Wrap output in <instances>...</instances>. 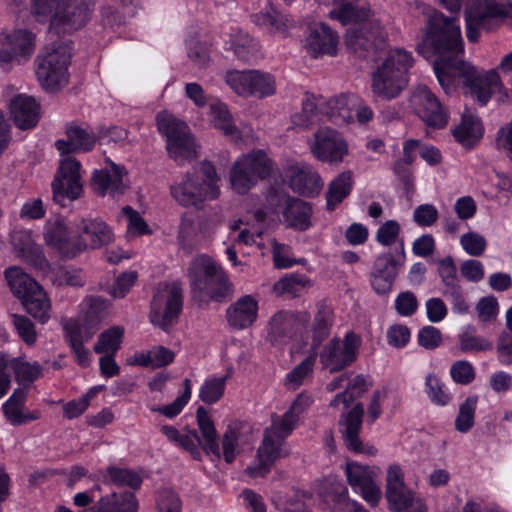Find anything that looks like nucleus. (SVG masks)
Masks as SVG:
<instances>
[{
	"label": "nucleus",
	"instance_id": "obj_1",
	"mask_svg": "<svg viewBox=\"0 0 512 512\" xmlns=\"http://www.w3.org/2000/svg\"><path fill=\"white\" fill-rule=\"evenodd\" d=\"M417 51L426 59L434 55V72L438 78L437 66L441 63L463 61L459 55L464 52L460 25L456 17H447L434 11L429 15L427 32L417 45Z\"/></svg>",
	"mask_w": 512,
	"mask_h": 512
},
{
	"label": "nucleus",
	"instance_id": "obj_2",
	"mask_svg": "<svg viewBox=\"0 0 512 512\" xmlns=\"http://www.w3.org/2000/svg\"><path fill=\"white\" fill-rule=\"evenodd\" d=\"M438 81L446 94L454 92L457 78H464V84L475 96H508L496 67L482 73L465 61H452L438 64Z\"/></svg>",
	"mask_w": 512,
	"mask_h": 512
},
{
	"label": "nucleus",
	"instance_id": "obj_3",
	"mask_svg": "<svg viewBox=\"0 0 512 512\" xmlns=\"http://www.w3.org/2000/svg\"><path fill=\"white\" fill-rule=\"evenodd\" d=\"M72 56L73 42L67 38L52 40L37 55L36 76L47 93H58L67 85Z\"/></svg>",
	"mask_w": 512,
	"mask_h": 512
},
{
	"label": "nucleus",
	"instance_id": "obj_4",
	"mask_svg": "<svg viewBox=\"0 0 512 512\" xmlns=\"http://www.w3.org/2000/svg\"><path fill=\"white\" fill-rule=\"evenodd\" d=\"M219 181L214 164L204 160L192 172H187L180 182L171 185L170 193L179 205L197 207L206 200L219 197Z\"/></svg>",
	"mask_w": 512,
	"mask_h": 512
},
{
	"label": "nucleus",
	"instance_id": "obj_5",
	"mask_svg": "<svg viewBox=\"0 0 512 512\" xmlns=\"http://www.w3.org/2000/svg\"><path fill=\"white\" fill-rule=\"evenodd\" d=\"M340 5L329 12L333 20L339 21L342 25L353 24L346 33L348 47L357 52L368 50L375 38L381 36V24L378 20L370 17V10L358 6L360 0H338Z\"/></svg>",
	"mask_w": 512,
	"mask_h": 512
},
{
	"label": "nucleus",
	"instance_id": "obj_6",
	"mask_svg": "<svg viewBox=\"0 0 512 512\" xmlns=\"http://www.w3.org/2000/svg\"><path fill=\"white\" fill-rule=\"evenodd\" d=\"M413 62L411 53L405 49L390 50L385 61L373 74V92L381 96L399 95L407 86V73Z\"/></svg>",
	"mask_w": 512,
	"mask_h": 512
},
{
	"label": "nucleus",
	"instance_id": "obj_7",
	"mask_svg": "<svg viewBox=\"0 0 512 512\" xmlns=\"http://www.w3.org/2000/svg\"><path fill=\"white\" fill-rule=\"evenodd\" d=\"M96 0H58L49 14V36L70 35L91 20Z\"/></svg>",
	"mask_w": 512,
	"mask_h": 512
},
{
	"label": "nucleus",
	"instance_id": "obj_8",
	"mask_svg": "<svg viewBox=\"0 0 512 512\" xmlns=\"http://www.w3.org/2000/svg\"><path fill=\"white\" fill-rule=\"evenodd\" d=\"M188 277L193 290L206 294L214 301H222L228 294L227 274L207 255H201L191 262Z\"/></svg>",
	"mask_w": 512,
	"mask_h": 512
},
{
	"label": "nucleus",
	"instance_id": "obj_9",
	"mask_svg": "<svg viewBox=\"0 0 512 512\" xmlns=\"http://www.w3.org/2000/svg\"><path fill=\"white\" fill-rule=\"evenodd\" d=\"M266 201L273 212L281 211L285 226L297 232L312 227L313 206L310 202L291 196L283 189L271 187Z\"/></svg>",
	"mask_w": 512,
	"mask_h": 512
},
{
	"label": "nucleus",
	"instance_id": "obj_10",
	"mask_svg": "<svg viewBox=\"0 0 512 512\" xmlns=\"http://www.w3.org/2000/svg\"><path fill=\"white\" fill-rule=\"evenodd\" d=\"M156 124L159 133L166 138V149L172 159L184 161L195 157L194 137L184 121L162 111L156 116Z\"/></svg>",
	"mask_w": 512,
	"mask_h": 512
},
{
	"label": "nucleus",
	"instance_id": "obj_11",
	"mask_svg": "<svg viewBox=\"0 0 512 512\" xmlns=\"http://www.w3.org/2000/svg\"><path fill=\"white\" fill-rule=\"evenodd\" d=\"M44 240L62 259H74L86 251L85 238L80 233L77 223L66 224L60 219L48 223L44 231Z\"/></svg>",
	"mask_w": 512,
	"mask_h": 512
},
{
	"label": "nucleus",
	"instance_id": "obj_12",
	"mask_svg": "<svg viewBox=\"0 0 512 512\" xmlns=\"http://www.w3.org/2000/svg\"><path fill=\"white\" fill-rule=\"evenodd\" d=\"M361 338L353 331L344 335L343 340L338 337L331 339L319 354L320 363L330 373H337L350 367L358 357Z\"/></svg>",
	"mask_w": 512,
	"mask_h": 512
},
{
	"label": "nucleus",
	"instance_id": "obj_13",
	"mask_svg": "<svg viewBox=\"0 0 512 512\" xmlns=\"http://www.w3.org/2000/svg\"><path fill=\"white\" fill-rule=\"evenodd\" d=\"M405 261L406 251L402 241L394 252L388 250L376 257L370 272V283L375 293L386 295L392 290Z\"/></svg>",
	"mask_w": 512,
	"mask_h": 512
},
{
	"label": "nucleus",
	"instance_id": "obj_14",
	"mask_svg": "<svg viewBox=\"0 0 512 512\" xmlns=\"http://www.w3.org/2000/svg\"><path fill=\"white\" fill-rule=\"evenodd\" d=\"M225 82L238 95L270 96L276 92L274 77L259 70H229L225 74Z\"/></svg>",
	"mask_w": 512,
	"mask_h": 512
},
{
	"label": "nucleus",
	"instance_id": "obj_15",
	"mask_svg": "<svg viewBox=\"0 0 512 512\" xmlns=\"http://www.w3.org/2000/svg\"><path fill=\"white\" fill-rule=\"evenodd\" d=\"M81 163L72 157L64 158L57 171V175L52 182L53 199L61 206H65L64 201L76 200L82 193Z\"/></svg>",
	"mask_w": 512,
	"mask_h": 512
},
{
	"label": "nucleus",
	"instance_id": "obj_16",
	"mask_svg": "<svg viewBox=\"0 0 512 512\" xmlns=\"http://www.w3.org/2000/svg\"><path fill=\"white\" fill-rule=\"evenodd\" d=\"M363 417L364 406L359 402L339 421L340 431L345 446L349 451L356 454L374 456L377 453V449L372 445L365 444L360 438Z\"/></svg>",
	"mask_w": 512,
	"mask_h": 512
},
{
	"label": "nucleus",
	"instance_id": "obj_17",
	"mask_svg": "<svg viewBox=\"0 0 512 512\" xmlns=\"http://www.w3.org/2000/svg\"><path fill=\"white\" fill-rule=\"evenodd\" d=\"M345 475L352 490L372 507L378 505L381 499V490L375 483V474L370 466L356 461H348L345 465Z\"/></svg>",
	"mask_w": 512,
	"mask_h": 512
},
{
	"label": "nucleus",
	"instance_id": "obj_18",
	"mask_svg": "<svg viewBox=\"0 0 512 512\" xmlns=\"http://www.w3.org/2000/svg\"><path fill=\"white\" fill-rule=\"evenodd\" d=\"M184 304L183 290L178 284H173L167 292V297L162 310L161 306L153 302L149 313L152 325L168 332L177 322L182 313Z\"/></svg>",
	"mask_w": 512,
	"mask_h": 512
},
{
	"label": "nucleus",
	"instance_id": "obj_19",
	"mask_svg": "<svg viewBox=\"0 0 512 512\" xmlns=\"http://www.w3.org/2000/svg\"><path fill=\"white\" fill-rule=\"evenodd\" d=\"M35 48V36L25 29L0 34V64H7L19 57H29Z\"/></svg>",
	"mask_w": 512,
	"mask_h": 512
},
{
	"label": "nucleus",
	"instance_id": "obj_20",
	"mask_svg": "<svg viewBox=\"0 0 512 512\" xmlns=\"http://www.w3.org/2000/svg\"><path fill=\"white\" fill-rule=\"evenodd\" d=\"M313 155L322 162H341L348 153V146L342 136L333 129H320L315 133L312 145Z\"/></svg>",
	"mask_w": 512,
	"mask_h": 512
},
{
	"label": "nucleus",
	"instance_id": "obj_21",
	"mask_svg": "<svg viewBox=\"0 0 512 512\" xmlns=\"http://www.w3.org/2000/svg\"><path fill=\"white\" fill-rule=\"evenodd\" d=\"M385 496L389 509L402 512L414 502V493L404 482V473L398 464H392L387 469Z\"/></svg>",
	"mask_w": 512,
	"mask_h": 512
},
{
	"label": "nucleus",
	"instance_id": "obj_22",
	"mask_svg": "<svg viewBox=\"0 0 512 512\" xmlns=\"http://www.w3.org/2000/svg\"><path fill=\"white\" fill-rule=\"evenodd\" d=\"M496 0H473L466 9V36L470 42H476L479 38L480 28H485L489 20L502 13Z\"/></svg>",
	"mask_w": 512,
	"mask_h": 512
},
{
	"label": "nucleus",
	"instance_id": "obj_23",
	"mask_svg": "<svg viewBox=\"0 0 512 512\" xmlns=\"http://www.w3.org/2000/svg\"><path fill=\"white\" fill-rule=\"evenodd\" d=\"M284 441L280 440L266 429L262 444L257 450L258 463L247 467V473L252 477H263L270 472L271 467L280 457Z\"/></svg>",
	"mask_w": 512,
	"mask_h": 512
},
{
	"label": "nucleus",
	"instance_id": "obj_24",
	"mask_svg": "<svg viewBox=\"0 0 512 512\" xmlns=\"http://www.w3.org/2000/svg\"><path fill=\"white\" fill-rule=\"evenodd\" d=\"M9 110L14 125L22 131L34 129L41 118V106L36 98H11Z\"/></svg>",
	"mask_w": 512,
	"mask_h": 512
},
{
	"label": "nucleus",
	"instance_id": "obj_25",
	"mask_svg": "<svg viewBox=\"0 0 512 512\" xmlns=\"http://www.w3.org/2000/svg\"><path fill=\"white\" fill-rule=\"evenodd\" d=\"M258 309L257 300L251 295H244L227 308L226 320L233 329H247L256 322Z\"/></svg>",
	"mask_w": 512,
	"mask_h": 512
},
{
	"label": "nucleus",
	"instance_id": "obj_26",
	"mask_svg": "<svg viewBox=\"0 0 512 512\" xmlns=\"http://www.w3.org/2000/svg\"><path fill=\"white\" fill-rule=\"evenodd\" d=\"M288 185L293 192L307 198H315L323 188L319 173L309 166L290 169Z\"/></svg>",
	"mask_w": 512,
	"mask_h": 512
},
{
	"label": "nucleus",
	"instance_id": "obj_27",
	"mask_svg": "<svg viewBox=\"0 0 512 512\" xmlns=\"http://www.w3.org/2000/svg\"><path fill=\"white\" fill-rule=\"evenodd\" d=\"M65 134L67 139H58L55 142V148L61 155H69L77 151L89 152L95 146L94 135L81 126L68 124Z\"/></svg>",
	"mask_w": 512,
	"mask_h": 512
},
{
	"label": "nucleus",
	"instance_id": "obj_28",
	"mask_svg": "<svg viewBox=\"0 0 512 512\" xmlns=\"http://www.w3.org/2000/svg\"><path fill=\"white\" fill-rule=\"evenodd\" d=\"M454 140L465 150L477 147L484 136V127L480 118L472 114H463L460 123L451 130Z\"/></svg>",
	"mask_w": 512,
	"mask_h": 512
},
{
	"label": "nucleus",
	"instance_id": "obj_29",
	"mask_svg": "<svg viewBox=\"0 0 512 512\" xmlns=\"http://www.w3.org/2000/svg\"><path fill=\"white\" fill-rule=\"evenodd\" d=\"M126 174L125 168L112 163V171L107 169L95 170L92 175V184L95 191L105 196L109 193L111 196L123 194L127 186L123 183V177Z\"/></svg>",
	"mask_w": 512,
	"mask_h": 512
},
{
	"label": "nucleus",
	"instance_id": "obj_30",
	"mask_svg": "<svg viewBox=\"0 0 512 512\" xmlns=\"http://www.w3.org/2000/svg\"><path fill=\"white\" fill-rule=\"evenodd\" d=\"M77 226L85 238L86 250L99 249L113 240L112 229L101 219L82 218Z\"/></svg>",
	"mask_w": 512,
	"mask_h": 512
},
{
	"label": "nucleus",
	"instance_id": "obj_31",
	"mask_svg": "<svg viewBox=\"0 0 512 512\" xmlns=\"http://www.w3.org/2000/svg\"><path fill=\"white\" fill-rule=\"evenodd\" d=\"M139 502L133 491L112 492L102 496L89 512H138Z\"/></svg>",
	"mask_w": 512,
	"mask_h": 512
},
{
	"label": "nucleus",
	"instance_id": "obj_32",
	"mask_svg": "<svg viewBox=\"0 0 512 512\" xmlns=\"http://www.w3.org/2000/svg\"><path fill=\"white\" fill-rule=\"evenodd\" d=\"M337 43V34L326 24L320 23L311 29L306 40V47L308 53L313 57H318L320 54L334 55Z\"/></svg>",
	"mask_w": 512,
	"mask_h": 512
},
{
	"label": "nucleus",
	"instance_id": "obj_33",
	"mask_svg": "<svg viewBox=\"0 0 512 512\" xmlns=\"http://www.w3.org/2000/svg\"><path fill=\"white\" fill-rule=\"evenodd\" d=\"M298 323L287 311L277 312L269 322V338L274 343H287L296 338Z\"/></svg>",
	"mask_w": 512,
	"mask_h": 512
},
{
	"label": "nucleus",
	"instance_id": "obj_34",
	"mask_svg": "<svg viewBox=\"0 0 512 512\" xmlns=\"http://www.w3.org/2000/svg\"><path fill=\"white\" fill-rule=\"evenodd\" d=\"M196 420L199 431L203 438L202 450L207 455H213L216 459L221 458V450L218 441V434L209 412L199 406L196 410Z\"/></svg>",
	"mask_w": 512,
	"mask_h": 512
},
{
	"label": "nucleus",
	"instance_id": "obj_35",
	"mask_svg": "<svg viewBox=\"0 0 512 512\" xmlns=\"http://www.w3.org/2000/svg\"><path fill=\"white\" fill-rule=\"evenodd\" d=\"M5 278L12 294L20 301L24 300L35 292L39 293L41 285L21 268L12 266L5 270Z\"/></svg>",
	"mask_w": 512,
	"mask_h": 512
},
{
	"label": "nucleus",
	"instance_id": "obj_36",
	"mask_svg": "<svg viewBox=\"0 0 512 512\" xmlns=\"http://www.w3.org/2000/svg\"><path fill=\"white\" fill-rule=\"evenodd\" d=\"M65 340L81 368H88L91 364V352L85 348L82 325L78 321H71L64 326Z\"/></svg>",
	"mask_w": 512,
	"mask_h": 512
},
{
	"label": "nucleus",
	"instance_id": "obj_37",
	"mask_svg": "<svg viewBox=\"0 0 512 512\" xmlns=\"http://www.w3.org/2000/svg\"><path fill=\"white\" fill-rule=\"evenodd\" d=\"M416 113L419 118L433 129H443L449 119L448 110L439 101V98H421Z\"/></svg>",
	"mask_w": 512,
	"mask_h": 512
},
{
	"label": "nucleus",
	"instance_id": "obj_38",
	"mask_svg": "<svg viewBox=\"0 0 512 512\" xmlns=\"http://www.w3.org/2000/svg\"><path fill=\"white\" fill-rule=\"evenodd\" d=\"M353 173L350 170L338 174L328 185L326 191V209L334 211L353 190Z\"/></svg>",
	"mask_w": 512,
	"mask_h": 512
},
{
	"label": "nucleus",
	"instance_id": "obj_39",
	"mask_svg": "<svg viewBox=\"0 0 512 512\" xmlns=\"http://www.w3.org/2000/svg\"><path fill=\"white\" fill-rule=\"evenodd\" d=\"M333 321V310L327 305H318L311 327L313 349H317L329 337Z\"/></svg>",
	"mask_w": 512,
	"mask_h": 512
},
{
	"label": "nucleus",
	"instance_id": "obj_40",
	"mask_svg": "<svg viewBox=\"0 0 512 512\" xmlns=\"http://www.w3.org/2000/svg\"><path fill=\"white\" fill-rule=\"evenodd\" d=\"M87 310L83 317L82 331L84 330L86 340H89L98 330L103 313L107 309L106 299L100 296H89L87 298Z\"/></svg>",
	"mask_w": 512,
	"mask_h": 512
},
{
	"label": "nucleus",
	"instance_id": "obj_41",
	"mask_svg": "<svg viewBox=\"0 0 512 512\" xmlns=\"http://www.w3.org/2000/svg\"><path fill=\"white\" fill-rule=\"evenodd\" d=\"M143 479L138 472L130 468L108 466L103 475V484H113L118 487L127 486L132 490L141 488Z\"/></svg>",
	"mask_w": 512,
	"mask_h": 512
},
{
	"label": "nucleus",
	"instance_id": "obj_42",
	"mask_svg": "<svg viewBox=\"0 0 512 512\" xmlns=\"http://www.w3.org/2000/svg\"><path fill=\"white\" fill-rule=\"evenodd\" d=\"M210 119L214 128L225 136L240 138V130L234 125L233 117L226 104L217 101L210 105Z\"/></svg>",
	"mask_w": 512,
	"mask_h": 512
},
{
	"label": "nucleus",
	"instance_id": "obj_43",
	"mask_svg": "<svg viewBox=\"0 0 512 512\" xmlns=\"http://www.w3.org/2000/svg\"><path fill=\"white\" fill-rule=\"evenodd\" d=\"M230 48L235 56L244 62L257 59L260 50L258 42L242 31H238L231 36Z\"/></svg>",
	"mask_w": 512,
	"mask_h": 512
},
{
	"label": "nucleus",
	"instance_id": "obj_44",
	"mask_svg": "<svg viewBox=\"0 0 512 512\" xmlns=\"http://www.w3.org/2000/svg\"><path fill=\"white\" fill-rule=\"evenodd\" d=\"M473 325H468L459 336V348L463 353H478L493 349V343L488 338L478 335Z\"/></svg>",
	"mask_w": 512,
	"mask_h": 512
},
{
	"label": "nucleus",
	"instance_id": "obj_45",
	"mask_svg": "<svg viewBox=\"0 0 512 512\" xmlns=\"http://www.w3.org/2000/svg\"><path fill=\"white\" fill-rule=\"evenodd\" d=\"M8 367L19 384H31L42 375V367L37 361L30 363L22 356L8 359Z\"/></svg>",
	"mask_w": 512,
	"mask_h": 512
},
{
	"label": "nucleus",
	"instance_id": "obj_46",
	"mask_svg": "<svg viewBox=\"0 0 512 512\" xmlns=\"http://www.w3.org/2000/svg\"><path fill=\"white\" fill-rule=\"evenodd\" d=\"M124 328L114 325L104 330L98 336V340L94 345V351L97 354H116L121 348L124 338Z\"/></svg>",
	"mask_w": 512,
	"mask_h": 512
},
{
	"label": "nucleus",
	"instance_id": "obj_47",
	"mask_svg": "<svg viewBox=\"0 0 512 512\" xmlns=\"http://www.w3.org/2000/svg\"><path fill=\"white\" fill-rule=\"evenodd\" d=\"M441 293L449 302L453 314L467 315L470 313L471 303L468 298V291L460 284V282L442 288Z\"/></svg>",
	"mask_w": 512,
	"mask_h": 512
},
{
	"label": "nucleus",
	"instance_id": "obj_48",
	"mask_svg": "<svg viewBox=\"0 0 512 512\" xmlns=\"http://www.w3.org/2000/svg\"><path fill=\"white\" fill-rule=\"evenodd\" d=\"M370 384L367 382L364 375H356L347 385L346 389L338 394L331 400V407H338L343 404L347 407L356 398L361 397L368 391Z\"/></svg>",
	"mask_w": 512,
	"mask_h": 512
},
{
	"label": "nucleus",
	"instance_id": "obj_49",
	"mask_svg": "<svg viewBox=\"0 0 512 512\" xmlns=\"http://www.w3.org/2000/svg\"><path fill=\"white\" fill-rule=\"evenodd\" d=\"M21 303L27 313L40 323L45 324L50 319V302L47 299L43 288L39 289V295L38 292H35V295L31 294V296L22 300Z\"/></svg>",
	"mask_w": 512,
	"mask_h": 512
},
{
	"label": "nucleus",
	"instance_id": "obj_50",
	"mask_svg": "<svg viewBox=\"0 0 512 512\" xmlns=\"http://www.w3.org/2000/svg\"><path fill=\"white\" fill-rule=\"evenodd\" d=\"M478 399L475 394L469 395L459 405V411L454 421V427L458 432L467 433L474 426Z\"/></svg>",
	"mask_w": 512,
	"mask_h": 512
},
{
	"label": "nucleus",
	"instance_id": "obj_51",
	"mask_svg": "<svg viewBox=\"0 0 512 512\" xmlns=\"http://www.w3.org/2000/svg\"><path fill=\"white\" fill-rule=\"evenodd\" d=\"M257 179H266L272 172L271 160L265 151L258 149L239 158Z\"/></svg>",
	"mask_w": 512,
	"mask_h": 512
},
{
	"label": "nucleus",
	"instance_id": "obj_52",
	"mask_svg": "<svg viewBox=\"0 0 512 512\" xmlns=\"http://www.w3.org/2000/svg\"><path fill=\"white\" fill-rule=\"evenodd\" d=\"M401 225L397 220H386L376 231L375 241L384 247H392V252L399 247L401 241L405 245L404 238L400 237ZM391 250V248L389 249Z\"/></svg>",
	"mask_w": 512,
	"mask_h": 512
},
{
	"label": "nucleus",
	"instance_id": "obj_53",
	"mask_svg": "<svg viewBox=\"0 0 512 512\" xmlns=\"http://www.w3.org/2000/svg\"><path fill=\"white\" fill-rule=\"evenodd\" d=\"M240 424L231 423L227 426L221 439V456L227 464H232L239 453Z\"/></svg>",
	"mask_w": 512,
	"mask_h": 512
},
{
	"label": "nucleus",
	"instance_id": "obj_54",
	"mask_svg": "<svg viewBox=\"0 0 512 512\" xmlns=\"http://www.w3.org/2000/svg\"><path fill=\"white\" fill-rule=\"evenodd\" d=\"M228 375L222 377H210L204 380L199 390V398L205 404L213 405L224 395Z\"/></svg>",
	"mask_w": 512,
	"mask_h": 512
},
{
	"label": "nucleus",
	"instance_id": "obj_55",
	"mask_svg": "<svg viewBox=\"0 0 512 512\" xmlns=\"http://www.w3.org/2000/svg\"><path fill=\"white\" fill-rule=\"evenodd\" d=\"M232 188L239 194L247 193L258 181L257 177L238 159L230 175Z\"/></svg>",
	"mask_w": 512,
	"mask_h": 512
},
{
	"label": "nucleus",
	"instance_id": "obj_56",
	"mask_svg": "<svg viewBox=\"0 0 512 512\" xmlns=\"http://www.w3.org/2000/svg\"><path fill=\"white\" fill-rule=\"evenodd\" d=\"M192 395V382L190 379L185 378L183 381V392L172 403L164 406H157L151 408L152 412H158L169 419L178 416L188 404Z\"/></svg>",
	"mask_w": 512,
	"mask_h": 512
},
{
	"label": "nucleus",
	"instance_id": "obj_57",
	"mask_svg": "<svg viewBox=\"0 0 512 512\" xmlns=\"http://www.w3.org/2000/svg\"><path fill=\"white\" fill-rule=\"evenodd\" d=\"M425 392L430 401L437 406H446L452 400L451 394L445 387V384L433 373L426 376Z\"/></svg>",
	"mask_w": 512,
	"mask_h": 512
},
{
	"label": "nucleus",
	"instance_id": "obj_58",
	"mask_svg": "<svg viewBox=\"0 0 512 512\" xmlns=\"http://www.w3.org/2000/svg\"><path fill=\"white\" fill-rule=\"evenodd\" d=\"M318 98H305L302 103V111L293 116V123L297 126L310 128L321 120L318 110Z\"/></svg>",
	"mask_w": 512,
	"mask_h": 512
},
{
	"label": "nucleus",
	"instance_id": "obj_59",
	"mask_svg": "<svg viewBox=\"0 0 512 512\" xmlns=\"http://www.w3.org/2000/svg\"><path fill=\"white\" fill-rule=\"evenodd\" d=\"M12 323L19 338L27 345L33 346L37 341L34 323L25 315L13 314Z\"/></svg>",
	"mask_w": 512,
	"mask_h": 512
},
{
	"label": "nucleus",
	"instance_id": "obj_60",
	"mask_svg": "<svg viewBox=\"0 0 512 512\" xmlns=\"http://www.w3.org/2000/svg\"><path fill=\"white\" fill-rule=\"evenodd\" d=\"M437 263V274L441 279L442 288L449 285H454L460 282L458 276V269L452 256H446L438 259Z\"/></svg>",
	"mask_w": 512,
	"mask_h": 512
},
{
	"label": "nucleus",
	"instance_id": "obj_61",
	"mask_svg": "<svg viewBox=\"0 0 512 512\" xmlns=\"http://www.w3.org/2000/svg\"><path fill=\"white\" fill-rule=\"evenodd\" d=\"M325 499L332 502L335 512H342L352 507L353 500L349 498L348 488L342 483L330 487L325 493Z\"/></svg>",
	"mask_w": 512,
	"mask_h": 512
},
{
	"label": "nucleus",
	"instance_id": "obj_62",
	"mask_svg": "<svg viewBox=\"0 0 512 512\" xmlns=\"http://www.w3.org/2000/svg\"><path fill=\"white\" fill-rule=\"evenodd\" d=\"M450 376L456 384L469 385L476 377L473 364L467 360H457L450 367Z\"/></svg>",
	"mask_w": 512,
	"mask_h": 512
},
{
	"label": "nucleus",
	"instance_id": "obj_63",
	"mask_svg": "<svg viewBox=\"0 0 512 512\" xmlns=\"http://www.w3.org/2000/svg\"><path fill=\"white\" fill-rule=\"evenodd\" d=\"M298 422L299 421L287 410L281 417L273 420L271 427L268 429L271 434L285 441L295 430Z\"/></svg>",
	"mask_w": 512,
	"mask_h": 512
},
{
	"label": "nucleus",
	"instance_id": "obj_64",
	"mask_svg": "<svg viewBox=\"0 0 512 512\" xmlns=\"http://www.w3.org/2000/svg\"><path fill=\"white\" fill-rule=\"evenodd\" d=\"M462 249L470 256H481L487 247V241L479 233L470 231L460 237Z\"/></svg>",
	"mask_w": 512,
	"mask_h": 512
}]
</instances>
